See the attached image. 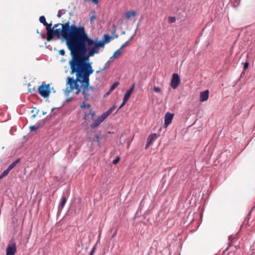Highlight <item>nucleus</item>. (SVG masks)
<instances>
[{"mask_svg": "<svg viewBox=\"0 0 255 255\" xmlns=\"http://www.w3.org/2000/svg\"><path fill=\"white\" fill-rule=\"evenodd\" d=\"M112 38V37L110 36L109 34H105L104 35V39L103 40L105 42V43H108L109 42H110L111 39Z\"/></svg>", "mask_w": 255, "mask_h": 255, "instance_id": "17", "label": "nucleus"}, {"mask_svg": "<svg viewBox=\"0 0 255 255\" xmlns=\"http://www.w3.org/2000/svg\"><path fill=\"white\" fill-rule=\"evenodd\" d=\"M74 39L70 42V54L78 58L81 64L90 63L89 58L100 52V48L104 47L105 43L102 40L98 41L89 37L84 26H79L74 31Z\"/></svg>", "mask_w": 255, "mask_h": 255, "instance_id": "1", "label": "nucleus"}, {"mask_svg": "<svg viewBox=\"0 0 255 255\" xmlns=\"http://www.w3.org/2000/svg\"><path fill=\"white\" fill-rule=\"evenodd\" d=\"M113 59H109L106 63L105 67H104V69H107L108 68L111 64V62Z\"/></svg>", "mask_w": 255, "mask_h": 255, "instance_id": "28", "label": "nucleus"}, {"mask_svg": "<svg viewBox=\"0 0 255 255\" xmlns=\"http://www.w3.org/2000/svg\"><path fill=\"white\" fill-rule=\"evenodd\" d=\"M72 58L69 61L71 74L75 73L76 79L68 77L67 84L70 85V89L68 90L69 93L73 90V86L75 84L79 82L81 83H85V88L89 84V76L94 72L90 63H85L81 64L79 61V58L74 54H71Z\"/></svg>", "mask_w": 255, "mask_h": 255, "instance_id": "2", "label": "nucleus"}, {"mask_svg": "<svg viewBox=\"0 0 255 255\" xmlns=\"http://www.w3.org/2000/svg\"><path fill=\"white\" fill-rule=\"evenodd\" d=\"M39 21L42 23L44 25H46L47 22L46 21V19L44 16L42 15L40 16L39 17Z\"/></svg>", "mask_w": 255, "mask_h": 255, "instance_id": "24", "label": "nucleus"}, {"mask_svg": "<svg viewBox=\"0 0 255 255\" xmlns=\"http://www.w3.org/2000/svg\"><path fill=\"white\" fill-rule=\"evenodd\" d=\"M16 252V244L14 241H11L8 244L6 249V255H15Z\"/></svg>", "mask_w": 255, "mask_h": 255, "instance_id": "6", "label": "nucleus"}, {"mask_svg": "<svg viewBox=\"0 0 255 255\" xmlns=\"http://www.w3.org/2000/svg\"><path fill=\"white\" fill-rule=\"evenodd\" d=\"M46 29L47 30V37L46 39L48 41L52 40L53 37L56 36L58 38H60L62 36L66 40V44L68 48L70 50V42L73 40L74 31L78 26L74 24L70 25V22L68 21L64 24H62V28L54 29L53 27L52 28V23H46Z\"/></svg>", "mask_w": 255, "mask_h": 255, "instance_id": "3", "label": "nucleus"}, {"mask_svg": "<svg viewBox=\"0 0 255 255\" xmlns=\"http://www.w3.org/2000/svg\"><path fill=\"white\" fill-rule=\"evenodd\" d=\"M73 89H75L76 90H78V89H80V87L79 86V85L77 84V82H76L74 86H73Z\"/></svg>", "mask_w": 255, "mask_h": 255, "instance_id": "32", "label": "nucleus"}, {"mask_svg": "<svg viewBox=\"0 0 255 255\" xmlns=\"http://www.w3.org/2000/svg\"><path fill=\"white\" fill-rule=\"evenodd\" d=\"M112 91H111V89H110L109 91L107 92L106 95H109Z\"/></svg>", "mask_w": 255, "mask_h": 255, "instance_id": "44", "label": "nucleus"}, {"mask_svg": "<svg viewBox=\"0 0 255 255\" xmlns=\"http://www.w3.org/2000/svg\"><path fill=\"white\" fill-rule=\"evenodd\" d=\"M116 108V106H113L112 107H111L107 111V112L108 113V114L110 115Z\"/></svg>", "mask_w": 255, "mask_h": 255, "instance_id": "27", "label": "nucleus"}, {"mask_svg": "<svg viewBox=\"0 0 255 255\" xmlns=\"http://www.w3.org/2000/svg\"><path fill=\"white\" fill-rule=\"evenodd\" d=\"M128 44V41H127L126 42H125L121 47V48H120L121 50H122L123 48H124V47H127Z\"/></svg>", "mask_w": 255, "mask_h": 255, "instance_id": "31", "label": "nucleus"}, {"mask_svg": "<svg viewBox=\"0 0 255 255\" xmlns=\"http://www.w3.org/2000/svg\"><path fill=\"white\" fill-rule=\"evenodd\" d=\"M136 11L134 10L129 11L126 13L125 17L128 19H130L132 17H134L136 15Z\"/></svg>", "mask_w": 255, "mask_h": 255, "instance_id": "12", "label": "nucleus"}, {"mask_svg": "<svg viewBox=\"0 0 255 255\" xmlns=\"http://www.w3.org/2000/svg\"><path fill=\"white\" fill-rule=\"evenodd\" d=\"M134 86H135V84H133L132 86L129 89H128V90H130L131 91V92H132L134 88Z\"/></svg>", "mask_w": 255, "mask_h": 255, "instance_id": "40", "label": "nucleus"}, {"mask_svg": "<svg viewBox=\"0 0 255 255\" xmlns=\"http://www.w3.org/2000/svg\"><path fill=\"white\" fill-rule=\"evenodd\" d=\"M115 33H116V30H114L113 32H112V34L113 35V37H112V38H117L118 37V35L117 34H116L115 35Z\"/></svg>", "mask_w": 255, "mask_h": 255, "instance_id": "38", "label": "nucleus"}, {"mask_svg": "<svg viewBox=\"0 0 255 255\" xmlns=\"http://www.w3.org/2000/svg\"><path fill=\"white\" fill-rule=\"evenodd\" d=\"M62 22H64V21H62ZM65 23H57V24H55L54 26H53V29H55V28L57 29L56 28L57 27H58L59 25H61L62 26V24H64Z\"/></svg>", "mask_w": 255, "mask_h": 255, "instance_id": "33", "label": "nucleus"}, {"mask_svg": "<svg viewBox=\"0 0 255 255\" xmlns=\"http://www.w3.org/2000/svg\"><path fill=\"white\" fill-rule=\"evenodd\" d=\"M10 171V169L8 168L6 169H5L0 175V179L7 175Z\"/></svg>", "mask_w": 255, "mask_h": 255, "instance_id": "21", "label": "nucleus"}, {"mask_svg": "<svg viewBox=\"0 0 255 255\" xmlns=\"http://www.w3.org/2000/svg\"><path fill=\"white\" fill-rule=\"evenodd\" d=\"M95 115V113L94 111L91 109V106L90 104H88L87 105V108L84 111V119L85 120H87L88 116L89 115L91 116L92 119L94 120V116Z\"/></svg>", "mask_w": 255, "mask_h": 255, "instance_id": "7", "label": "nucleus"}, {"mask_svg": "<svg viewBox=\"0 0 255 255\" xmlns=\"http://www.w3.org/2000/svg\"><path fill=\"white\" fill-rule=\"evenodd\" d=\"M103 122L99 117L95 121L94 123H93L91 125V128L92 129L95 128L98 126H99V125Z\"/></svg>", "mask_w": 255, "mask_h": 255, "instance_id": "14", "label": "nucleus"}, {"mask_svg": "<svg viewBox=\"0 0 255 255\" xmlns=\"http://www.w3.org/2000/svg\"><path fill=\"white\" fill-rule=\"evenodd\" d=\"M153 90L156 93H160L161 92L160 88L158 87H154Z\"/></svg>", "mask_w": 255, "mask_h": 255, "instance_id": "29", "label": "nucleus"}, {"mask_svg": "<svg viewBox=\"0 0 255 255\" xmlns=\"http://www.w3.org/2000/svg\"><path fill=\"white\" fill-rule=\"evenodd\" d=\"M39 94L43 98H47L49 96L50 91L49 85L42 84L38 88Z\"/></svg>", "mask_w": 255, "mask_h": 255, "instance_id": "4", "label": "nucleus"}, {"mask_svg": "<svg viewBox=\"0 0 255 255\" xmlns=\"http://www.w3.org/2000/svg\"><path fill=\"white\" fill-rule=\"evenodd\" d=\"M96 18V16L95 15H93L91 18H90V21H92L94 19H95Z\"/></svg>", "mask_w": 255, "mask_h": 255, "instance_id": "42", "label": "nucleus"}, {"mask_svg": "<svg viewBox=\"0 0 255 255\" xmlns=\"http://www.w3.org/2000/svg\"><path fill=\"white\" fill-rule=\"evenodd\" d=\"M42 114H43V115H46V112H44V111H43V112H42Z\"/></svg>", "mask_w": 255, "mask_h": 255, "instance_id": "49", "label": "nucleus"}, {"mask_svg": "<svg viewBox=\"0 0 255 255\" xmlns=\"http://www.w3.org/2000/svg\"><path fill=\"white\" fill-rule=\"evenodd\" d=\"M67 11V10H66L65 9H62L59 10L57 14V17L59 18L61 17V16L62 15H63L65 13V11Z\"/></svg>", "mask_w": 255, "mask_h": 255, "instance_id": "23", "label": "nucleus"}, {"mask_svg": "<svg viewBox=\"0 0 255 255\" xmlns=\"http://www.w3.org/2000/svg\"><path fill=\"white\" fill-rule=\"evenodd\" d=\"M109 115L108 113L106 112L103 113L100 117H99V118L101 119V120L103 122L109 116Z\"/></svg>", "mask_w": 255, "mask_h": 255, "instance_id": "19", "label": "nucleus"}, {"mask_svg": "<svg viewBox=\"0 0 255 255\" xmlns=\"http://www.w3.org/2000/svg\"><path fill=\"white\" fill-rule=\"evenodd\" d=\"M119 82H115L110 87V89L111 91H113L114 89H115L119 85Z\"/></svg>", "mask_w": 255, "mask_h": 255, "instance_id": "26", "label": "nucleus"}, {"mask_svg": "<svg viewBox=\"0 0 255 255\" xmlns=\"http://www.w3.org/2000/svg\"><path fill=\"white\" fill-rule=\"evenodd\" d=\"M134 86H135V84H133L132 86L129 89H128V90H130L131 91V92H132L134 88Z\"/></svg>", "mask_w": 255, "mask_h": 255, "instance_id": "41", "label": "nucleus"}, {"mask_svg": "<svg viewBox=\"0 0 255 255\" xmlns=\"http://www.w3.org/2000/svg\"><path fill=\"white\" fill-rule=\"evenodd\" d=\"M121 50L119 49L117 50L113 54V56L110 58V59H113V58H117L118 55H120L121 54Z\"/></svg>", "mask_w": 255, "mask_h": 255, "instance_id": "18", "label": "nucleus"}, {"mask_svg": "<svg viewBox=\"0 0 255 255\" xmlns=\"http://www.w3.org/2000/svg\"><path fill=\"white\" fill-rule=\"evenodd\" d=\"M168 21L170 23H174L176 21V18L174 16H169L168 18Z\"/></svg>", "mask_w": 255, "mask_h": 255, "instance_id": "25", "label": "nucleus"}, {"mask_svg": "<svg viewBox=\"0 0 255 255\" xmlns=\"http://www.w3.org/2000/svg\"><path fill=\"white\" fill-rule=\"evenodd\" d=\"M80 107L82 108V109H83V108H87V105L85 104V103L84 102L81 105H80Z\"/></svg>", "mask_w": 255, "mask_h": 255, "instance_id": "39", "label": "nucleus"}, {"mask_svg": "<svg viewBox=\"0 0 255 255\" xmlns=\"http://www.w3.org/2000/svg\"><path fill=\"white\" fill-rule=\"evenodd\" d=\"M20 161V159L19 158H18L16 160H15L14 161L12 162L9 166L8 167H7L8 168H9L10 169V170H11V169H12Z\"/></svg>", "mask_w": 255, "mask_h": 255, "instance_id": "16", "label": "nucleus"}, {"mask_svg": "<svg viewBox=\"0 0 255 255\" xmlns=\"http://www.w3.org/2000/svg\"><path fill=\"white\" fill-rule=\"evenodd\" d=\"M228 250V248H226L225 251H227Z\"/></svg>", "mask_w": 255, "mask_h": 255, "instance_id": "51", "label": "nucleus"}, {"mask_svg": "<svg viewBox=\"0 0 255 255\" xmlns=\"http://www.w3.org/2000/svg\"><path fill=\"white\" fill-rule=\"evenodd\" d=\"M249 67L248 62H246L244 63V70H246Z\"/></svg>", "mask_w": 255, "mask_h": 255, "instance_id": "36", "label": "nucleus"}, {"mask_svg": "<svg viewBox=\"0 0 255 255\" xmlns=\"http://www.w3.org/2000/svg\"><path fill=\"white\" fill-rule=\"evenodd\" d=\"M99 137H100V136H99V135H98V134H97V135H95V137H96V142H98V143L99 145V146H100V141H99Z\"/></svg>", "mask_w": 255, "mask_h": 255, "instance_id": "35", "label": "nucleus"}, {"mask_svg": "<svg viewBox=\"0 0 255 255\" xmlns=\"http://www.w3.org/2000/svg\"><path fill=\"white\" fill-rule=\"evenodd\" d=\"M131 93H132V92H131L130 90H128L126 92V93L124 95V98H123L124 103H126L128 102Z\"/></svg>", "mask_w": 255, "mask_h": 255, "instance_id": "15", "label": "nucleus"}, {"mask_svg": "<svg viewBox=\"0 0 255 255\" xmlns=\"http://www.w3.org/2000/svg\"><path fill=\"white\" fill-rule=\"evenodd\" d=\"M116 235V232H114L113 235V237H114Z\"/></svg>", "mask_w": 255, "mask_h": 255, "instance_id": "50", "label": "nucleus"}, {"mask_svg": "<svg viewBox=\"0 0 255 255\" xmlns=\"http://www.w3.org/2000/svg\"><path fill=\"white\" fill-rule=\"evenodd\" d=\"M181 82L180 78L177 73H173L170 82V86L173 89H176Z\"/></svg>", "mask_w": 255, "mask_h": 255, "instance_id": "5", "label": "nucleus"}, {"mask_svg": "<svg viewBox=\"0 0 255 255\" xmlns=\"http://www.w3.org/2000/svg\"><path fill=\"white\" fill-rule=\"evenodd\" d=\"M157 137L156 133L150 134L147 138L146 144L145 145V148H147L149 145H150L153 141H154Z\"/></svg>", "mask_w": 255, "mask_h": 255, "instance_id": "9", "label": "nucleus"}, {"mask_svg": "<svg viewBox=\"0 0 255 255\" xmlns=\"http://www.w3.org/2000/svg\"><path fill=\"white\" fill-rule=\"evenodd\" d=\"M59 53L61 55H64L65 54V51L64 49H61L59 51Z\"/></svg>", "mask_w": 255, "mask_h": 255, "instance_id": "37", "label": "nucleus"}, {"mask_svg": "<svg viewBox=\"0 0 255 255\" xmlns=\"http://www.w3.org/2000/svg\"><path fill=\"white\" fill-rule=\"evenodd\" d=\"M119 160H120V157L119 156H117L116 157V158L113 161V163L114 164H116L117 163H118Z\"/></svg>", "mask_w": 255, "mask_h": 255, "instance_id": "30", "label": "nucleus"}, {"mask_svg": "<svg viewBox=\"0 0 255 255\" xmlns=\"http://www.w3.org/2000/svg\"><path fill=\"white\" fill-rule=\"evenodd\" d=\"M40 127L39 124L37 123L34 126H30L29 128L30 131H35Z\"/></svg>", "mask_w": 255, "mask_h": 255, "instance_id": "20", "label": "nucleus"}, {"mask_svg": "<svg viewBox=\"0 0 255 255\" xmlns=\"http://www.w3.org/2000/svg\"><path fill=\"white\" fill-rule=\"evenodd\" d=\"M106 70V69H104V68H103L101 69L100 70H98V71H96V73L98 74V73H101V72H102L104 71V70Z\"/></svg>", "mask_w": 255, "mask_h": 255, "instance_id": "43", "label": "nucleus"}, {"mask_svg": "<svg viewBox=\"0 0 255 255\" xmlns=\"http://www.w3.org/2000/svg\"><path fill=\"white\" fill-rule=\"evenodd\" d=\"M229 240H230V241H232V240H233V237H232V236H230V237H229Z\"/></svg>", "mask_w": 255, "mask_h": 255, "instance_id": "48", "label": "nucleus"}, {"mask_svg": "<svg viewBox=\"0 0 255 255\" xmlns=\"http://www.w3.org/2000/svg\"><path fill=\"white\" fill-rule=\"evenodd\" d=\"M54 109V108H52L51 110V111H53Z\"/></svg>", "mask_w": 255, "mask_h": 255, "instance_id": "52", "label": "nucleus"}, {"mask_svg": "<svg viewBox=\"0 0 255 255\" xmlns=\"http://www.w3.org/2000/svg\"><path fill=\"white\" fill-rule=\"evenodd\" d=\"M66 202V198L64 195H63L61 197V202L58 207L59 210H62L64 208Z\"/></svg>", "mask_w": 255, "mask_h": 255, "instance_id": "13", "label": "nucleus"}, {"mask_svg": "<svg viewBox=\"0 0 255 255\" xmlns=\"http://www.w3.org/2000/svg\"><path fill=\"white\" fill-rule=\"evenodd\" d=\"M82 85L84 87L83 90L82 91V94L84 95V98H86L88 96H89V94H87V92L89 90H93L94 88L92 86H89V84L88 85L87 87L85 88V83H82Z\"/></svg>", "mask_w": 255, "mask_h": 255, "instance_id": "11", "label": "nucleus"}, {"mask_svg": "<svg viewBox=\"0 0 255 255\" xmlns=\"http://www.w3.org/2000/svg\"><path fill=\"white\" fill-rule=\"evenodd\" d=\"M96 249V245H95L93 247L92 251H91V252L90 253V255H93L94 254V252L95 251Z\"/></svg>", "mask_w": 255, "mask_h": 255, "instance_id": "34", "label": "nucleus"}, {"mask_svg": "<svg viewBox=\"0 0 255 255\" xmlns=\"http://www.w3.org/2000/svg\"><path fill=\"white\" fill-rule=\"evenodd\" d=\"M133 36H134V35L131 36L129 38V39H128V42H129V41H130V40L133 38Z\"/></svg>", "mask_w": 255, "mask_h": 255, "instance_id": "46", "label": "nucleus"}, {"mask_svg": "<svg viewBox=\"0 0 255 255\" xmlns=\"http://www.w3.org/2000/svg\"><path fill=\"white\" fill-rule=\"evenodd\" d=\"M39 111V110H36V108H34L31 111V113H33V115L32 116V118H35L36 117L37 115L38 114Z\"/></svg>", "mask_w": 255, "mask_h": 255, "instance_id": "22", "label": "nucleus"}, {"mask_svg": "<svg viewBox=\"0 0 255 255\" xmlns=\"http://www.w3.org/2000/svg\"><path fill=\"white\" fill-rule=\"evenodd\" d=\"M209 91L206 90L202 92L200 95V101L201 102H204L207 101L209 98Z\"/></svg>", "mask_w": 255, "mask_h": 255, "instance_id": "10", "label": "nucleus"}, {"mask_svg": "<svg viewBox=\"0 0 255 255\" xmlns=\"http://www.w3.org/2000/svg\"><path fill=\"white\" fill-rule=\"evenodd\" d=\"M174 114H173L169 112L166 113L164 117V123L163 125V127L164 128H166L167 126L171 123Z\"/></svg>", "mask_w": 255, "mask_h": 255, "instance_id": "8", "label": "nucleus"}, {"mask_svg": "<svg viewBox=\"0 0 255 255\" xmlns=\"http://www.w3.org/2000/svg\"><path fill=\"white\" fill-rule=\"evenodd\" d=\"M80 91H81V89H78V90H77V91H76V94H79V93L80 92Z\"/></svg>", "mask_w": 255, "mask_h": 255, "instance_id": "45", "label": "nucleus"}, {"mask_svg": "<svg viewBox=\"0 0 255 255\" xmlns=\"http://www.w3.org/2000/svg\"><path fill=\"white\" fill-rule=\"evenodd\" d=\"M126 103H124V101H123V103L122 104H121V105L120 106V108H122Z\"/></svg>", "mask_w": 255, "mask_h": 255, "instance_id": "47", "label": "nucleus"}]
</instances>
